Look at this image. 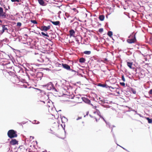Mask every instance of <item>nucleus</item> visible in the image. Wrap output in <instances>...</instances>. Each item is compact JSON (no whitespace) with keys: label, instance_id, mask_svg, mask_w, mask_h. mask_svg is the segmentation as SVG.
Returning a JSON list of instances; mask_svg holds the SVG:
<instances>
[{"label":"nucleus","instance_id":"obj_1","mask_svg":"<svg viewBox=\"0 0 152 152\" xmlns=\"http://www.w3.org/2000/svg\"><path fill=\"white\" fill-rule=\"evenodd\" d=\"M7 135L9 138L11 139L16 137L18 136L17 132L13 129L8 131L7 132Z\"/></svg>","mask_w":152,"mask_h":152},{"label":"nucleus","instance_id":"obj_2","mask_svg":"<svg viewBox=\"0 0 152 152\" xmlns=\"http://www.w3.org/2000/svg\"><path fill=\"white\" fill-rule=\"evenodd\" d=\"M44 86L46 87L47 89L49 90H54L55 91H57L56 89L54 88L53 85L51 82H50L47 85H45Z\"/></svg>","mask_w":152,"mask_h":152},{"label":"nucleus","instance_id":"obj_3","mask_svg":"<svg viewBox=\"0 0 152 152\" xmlns=\"http://www.w3.org/2000/svg\"><path fill=\"white\" fill-rule=\"evenodd\" d=\"M36 105L37 107L41 108L45 106V102L44 101H38L36 103Z\"/></svg>","mask_w":152,"mask_h":152},{"label":"nucleus","instance_id":"obj_4","mask_svg":"<svg viewBox=\"0 0 152 152\" xmlns=\"http://www.w3.org/2000/svg\"><path fill=\"white\" fill-rule=\"evenodd\" d=\"M0 17L2 18H5L6 17V13L3 12V8L0 7Z\"/></svg>","mask_w":152,"mask_h":152},{"label":"nucleus","instance_id":"obj_5","mask_svg":"<svg viewBox=\"0 0 152 152\" xmlns=\"http://www.w3.org/2000/svg\"><path fill=\"white\" fill-rule=\"evenodd\" d=\"M62 66L64 68L67 69V70H71L72 71H74V70L71 69L70 66L67 64H62Z\"/></svg>","mask_w":152,"mask_h":152},{"label":"nucleus","instance_id":"obj_6","mask_svg":"<svg viewBox=\"0 0 152 152\" xmlns=\"http://www.w3.org/2000/svg\"><path fill=\"white\" fill-rule=\"evenodd\" d=\"M136 39L135 36H134L133 38L132 39H128L127 40V42L130 44L134 43L136 42Z\"/></svg>","mask_w":152,"mask_h":152},{"label":"nucleus","instance_id":"obj_7","mask_svg":"<svg viewBox=\"0 0 152 152\" xmlns=\"http://www.w3.org/2000/svg\"><path fill=\"white\" fill-rule=\"evenodd\" d=\"M10 144L12 145H18V141L15 139H12L10 141Z\"/></svg>","mask_w":152,"mask_h":152},{"label":"nucleus","instance_id":"obj_8","mask_svg":"<svg viewBox=\"0 0 152 152\" xmlns=\"http://www.w3.org/2000/svg\"><path fill=\"white\" fill-rule=\"evenodd\" d=\"M1 26L2 27V33H4L5 31H6L7 32L8 31L7 27H8V26L7 25H2Z\"/></svg>","mask_w":152,"mask_h":152},{"label":"nucleus","instance_id":"obj_9","mask_svg":"<svg viewBox=\"0 0 152 152\" xmlns=\"http://www.w3.org/2000/svg\"><path fill=\"white\" fill-rule=\"evenodd\" d=\"M41 30L44 31H47L50 28V26H44L41 27Z\"/></svg>","mask_w":152,"mask_h":152},{"label":"nucleus","instance_id":"obj_10","mask_svg":"<svg viewBox=\"0 0 152 152\" xmlns=\"http://www.w3.org/2000/svg\"><path fill=\"white\" fill-rule=\"evenodd\" d=\"M93 108L96 109V112H95L94 113H96V112L98 114L99 117H100L101 116L100 115V114L99 110V107H97L95 106H93Z\"/></svg>","mask_w":152,"mask_h":152},{"label":"nucleus","instance_id":"obj_11","mask_svg":"<svg viewBox=\"0 0 152 152\" xmlns=\"http://www.w3.org/2000/svg\"><path fill=\"white\" fill-rule=\"evenodd\" d=\"M69 35L70 37H75V31L73 29H71V30L69 31Z\"/></svg>","mask_w":152,"mask_h":152},{"label":"nucleus","instance_id":"obj_12","mask_svg":"<svg viewBox=\"0 0 152 152\" xmlns=\"http://www.w3.org/2000/svg\"><path fill=\"white\" fill-rule=\"evenodd\" d=\"M98 86L102 87L103 88H108L109 86L107 85L106 84H102L100 83H98L97 85Z\"/></svg>","mask_w":152,"mask_h":152},{"label":"nucleus","instance_id":"obj_13","mask_svg":"<svg viewBox=\"0 0 152 152\" xmlns=\"http://www.w3.org/2000/svg\"><path fill=\"white\" fill-rule=\"evenodd\" d=\"M50 21L51 23H53V25H55L57 26L59 25H60V22L58 21H53L50 20Z\"/></svg>","mask_w":152,"mask_h":152},{"label":"nucleus","instance_id":"obj_14","mask_svg":"<svg viewBox=\"0 0 152 152\" xmlns=\"http://www.w3.org/2000/svg\"><path fill=\"white\" fill-rule=\"evenodd\" d=\"M39 4L42 6H45V2L43 0H37Z\"/></svg>","mask_w":152,"mask_h":152},{"label":"nucleus","instance_id":"obj_15","mask_svg":"<svg viewBox=\"0 0 152 152\" xmlns=\"http://www.w3.org/2000/svg\"><path fill=\"white\" fill-rule=\"evenodd\" d=\"M99 18L101 21H103L104 18V16L103 15H100Z\"/></svg>","mask_w":152,"mask_h":152},{"label":"nucleus","instance_id":"obj_16","mask_svg":"<svg viewBox=\"0 0 152 152\" xmlns=\"http://www.w3.org/2000/svg\"><path fill=\"white\" fill-rule=\"evenodd\" d=\"M133 65L132 62H127V65L130 69H132V66Z\"/></svg>","mask_w":152,"mask_h":152},{"label":"nucleus","instance_id":"obj_17","mask_svg":"<svg viewBox=\"0 0 152 152\" xmlns=\"http://www.w3.org/2000/svg\"><path fill=\"white\" fill-rule=\"evenodd\" d=\"M79 62L81 63H84L86 61V59L83 58H81L79 60Z\"/></svg>","mask_w":152,"mask_h":152},{"label":"nucleus","instance_id":"obj_18","mask_svg":"<svg viewBox=\"0 0 152 152\" xmlns=\"http://www.w3.org/2000/svg\"><path fill=\"white\" fill-rule=\"evenodd\" d=\"M43 74L42 72H38L37 73V77H41L42 76Z\"/></svg>","mask_w":152,"mask_h":152},{"label":"nucleus","instance_id":"obj_19","mask_svg":"<svg viewBox=\"0 0 152 152\" xmlns=\"http://www.w3.org/2000/svg\"><path fill=\"white\" fill-rule=\"evenodd\" d=\"M146 119L148 120V122L149 124H151L152 123V118H145Z\"/></svg>","mask_w":152,"mask_h":152},{"label":"nucleus","instance_id":"obj_20","mask_svg":"<svg viewBox=\"0 0 152 152\" xmlns=\"http://www.w3.org/2000/svg\"><path fill=\"white\" fill-rule=\"evenodd\" d=\"M91 53V51H85L83 52V53L84 54L87 55H89Z\"/></svg>","mask_w":152,"mask_h":152},{"label":"nucleus","instance_id":"obj_21","mask_svg":"<svg viewBox=\"0 0 152 152\" xmlns=\"http://www.w3.org/2000/svg\"><path fill=\"white\" fill-rule=\"evenodd\" d=\"M107 35L110 37H111L113 35V32L111 31H109L107 33Z\"/></svg>","mask_w":152,"mask_h":152},{"label":"nucleus","instance_id":"obj_22","mask_svg":"<svg viewBox=\"0 0 152 152\" xmlns=\"http://www.w3.org/2000/svg\"><path fill=\"white\" fill-rule=\"evenodd\" d=\"M41 34H42V35L43 36H46L47 37H49V35L47 34V33L46 34H45V33L43 32H41Z\"/></svg>","mask_w":152,"mask_h":152},{"label":"nucleus","instance_id":"obj_23","mask_svg":"<svg viewBox=\"0 0 152 152\" xmlns=\"http://www.w3.org/2000/svg\"><path fill=\"white\" fill-rule=\"evenodd\" d=\"M108 88H109L110 90L111 91H112V90H113L115 89V87H113L112 86H109V87H108Z\"/></svg>","mask_w":152,"mask_h":152},{"label":"nucleus","instance_id":"obj_24","mask_svg":"<svg viewBox=\"0 0 152 152\" xmlns=\"http://www.w3.org/2000/svg\"><path fill=\"white\" fill-rule=\"evenodd\" d=\"M103 31V28H100L99 30V31L100 33H102Z\"/></svg>","mask_w":152,"mask_h":152},{"label":"nucleus","instance_id":"obj_25","mask_svg":"<svg viewBox=\"0 0 152 152\" xmlns=\"http://www.w3.org/2000/svg\"><path fill=\"white\" fill-rule=\"evenodd\" d=\"M121 78H122V80L124 82L125 81V79L124 77V75H122V76H121Z\"/></svg>","mask_w":152,"mask_h":152},{"label":"nucleus","instance_id":"obj_26","mask_svg":"<svg viewBox=\"0 0 152 152\" xmlns=\"http://www.w3.org/2000/svg\"><path fill=\"white\" fill-rule=\"evenodd\" d=\"M31 22L33 23L34 24H37V22L36 20H31Z\"/></svg>","mask_w":152,"mask_h":152},{"label":"nucleus","instance_id":"obj_27","mask_svg":"<svg viewBox=\"0 0 152 152\" xmlns=\"http://www.w3.org/2000/svg\"><path fill=\"white\" fill-rule=\"evenodd\" d=\"M143 59H145V61H148V59L147 58L146 56H144L143 57Z\"/></svg>","mask_w":152,"mask_h":152},{"label":"nucleus","instance_id":"obj_28","mask_svg":"<svg viewBox=\"0 0 152 152\" xmlns=\"http://www.w3.org/2000/svg\"><path fill=\"white\" fill-rule=\"evenodd\" d=\"M132 93L133 94H136V91L135 90H134V89H132Z\"/></svg>","mask_w":152,"mask_h":152},{"label":"nucleus","instance_id":"obj_29","mask_svg":"<svg viewBox=\"0 0 152 152\" xmlns=\"http://www.w3.org/2000/svg\"><path fill=\"white\" fill-rule=\"evenodd\" d=\"M101 102V104H104L105 102V100H101L100 101Z\"/></svg>","mask_w":152,"mask_h":152},{"label":"nucleus","instance_id":"obj_30","mask_svg":"<svg viewBox=\"0 0 152 152\" xmlns=\"http://www.w3.org/2000/svg\"><path fill=\"white\" fill-rule=\"evenodd\" d=\"M11 1L12 2H16V1L17 2H19V0H11Z\"/></svg>","mask_w":152,"mask_h":152},{"label":"nucleus","instance_id":"obj_31","mask_svg":"<svg viewBox=\"0 0 152 152\" xmlns=\"http://www.w3.org/2000/svg\"><path fill=\"white\" fill-rule=\"evenodd\" d=\"M17 25L18 26H20L21 25V23H20L18 22L17 23Z\"/></svg>","mask_w":152,"mask_h":152},{"label":"nucleus","instance_id":"obj_32","mask_svg":"<svg viewBox=\"0 0 152 152\" xmlns=\"http://www.w3.org/2000/svg\"><path fill=\"white\" fill-rule=\"evenodd\" d=\"M120 83L122 86H125V84L124 83Z\"/></svg>","mask_w":152,"mask_h":152},{"label":"nucleus","instance_id":"obj_33","mask_svg":"<svg viewBox=\"0 0 152 152\" xmlns=\"http://www.w3.org/2000/svg\"><path fill=\"white\" fill-rule=\"evenodd\" d=\"M34 138V137L33 136H30V139H31V140H32V139H33Z\"/></svg>","mask_w":152,"mask_h":152},{"label":"nucleus","instance_id":"obj_34","mask_svg":"<svg viewBox=\"0 0 152 152\" xmlns=\"http://www.w3.org/2000/svg\"><path fill=\"white\" fill-rule=\"evenodd\" d=\"M5 10V12L6 13V11L7 10H8V9L7 8V7H4Z\"/></svg>","mask_w":152,"mask_h":152},{"label":"nucleus","instance_id":"obj_35","mask_svg":"<svg viewBox=\"0 0 152 152\" xmlns=\"http://www.w3.org/2000/svg\"><path fill=\"white\" fill-rule=\"evenodd\" d=\"M35 121V122H34V123H35L36 124H38L39 123V122L38 121H37V123H36V121Z\"/></svg>","mask_w":152,"mask_h":152},{"label":"nucleus","instance_id":"obj_36","mask_svg":"<svg viewBox=\"0 0 152 152\" xmlns=\"http://www.w3.org/2000/svg\"><path fill=\"white\" fill-rule=\"evenodd\" d=\"M73 10L75 11H77V9L75 8H74L73 9Z\"/></svg>","mask_w":152,"mask_h":152},{"label":"nucleus","instance_id":"obj_37","mask_svg":"<svg viewBox=\"0 0 152 152\" xmlns=\"http://www.w3.org/2000/svg\"><path fill=\"white\" fill-rule=\"evenodd\" d=\"M81 117H79L77 119V120H79V119H81Z\"/></svg>","mask_w":152,"mask_h":152},{"label":"nucleus","instance_id":"obj_38","mask_svg":"<svg viewBox=\"0 0 152 152\" xmlns=\"http://www.w3.org/2000/svg\"><path fill=\"white\" fill-rule=\"evenodd\" d=\"M24 36H26V37H28V35H27V34H24Z\"/></svg>","mask_w":152,"mask_h":152},{"label":"nucleus","instance_id":"obj_39","mask_svg":"<svg viewBox=\"0 0 152 152\" xmlns=\"http://www.w3.org/2000/svg\"><path fill=\"white\" fill-rule=\"evenodd\" d=\"M42 152H47L46 150H45V151H43Z\"/></svg>","mask_w":152,"mask_h":152},{"label":"nucleus","instance_id":"obj_40","mask_svg":"<svg viewBox=\"0 0 152 152\" xmlns=\"http://www.w3.org/2000/svg\"><path fill=\"white\" fill-rule=\"evenodd\" d=\"M0 22H1V23H2V20H0Z\"/></svg>","mask_w":152,"mask_h":152},{"label":"nucleus","instance_id":"obj_41","mask_svg":"<svg viewBox=\"0 0 152 152\" xmlns=\"http://www.w3.org/2000/svg\"><path fill=\"white\" fill-rule=\"evenodd\" d=\"M49 0H46V1H48Z\"/></svg>","mask_w":152,"mask_h":152},{"label":"nucleus","instance_id":"obj_42","mask_svg":"<svg viewBox=\"0 0 152 152\" xmlns=\"http://www.w3.org/2000/svg\"><path fill=\"white\" fill-rule=\"evenodd\" d=\"M8 9H10V7L9 6H8Z\"/></svg>","mask_w":152,"mask_h":152},{"label":"nucleus","instance_id":"obj_43","mask_svg":"<svg viewBox=\"0 0 152 152\" xmlns=\"http://www.w3.org/2000/svg\"><path fill=\"white\" fill-rule=\"evenodd\" d=\"M96 121H97V119L96 118Z\"/></svg>","mask_w":152,"mask_h":152},{"label":"nucleus","instance_id":"obj_44","mask_svg":"<svg viewBox=\"0 0 152 152\" xmlns=\"http://www.w3.org/2000/svg\"><path fill=\"white\" fill-rule=\"evenodd\" d=\"M59 64V65H61V64Z\"/></svg>","mask_w":152,"mask_h":152},{"label":"nucleus","instance_id":"obj_45","mask_svg":"<svg viewBox=\"0 0 152 152\" xmlns=\"http://www.w3.org/2000/svg\"><path fill=\"white\" fill-rule=\"evenodd\" d=\"M123 148V149H125L124 148Z\"/></svg>","mask_w":152,"mask_h":152}]
</instances>
